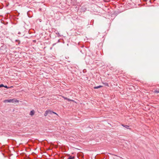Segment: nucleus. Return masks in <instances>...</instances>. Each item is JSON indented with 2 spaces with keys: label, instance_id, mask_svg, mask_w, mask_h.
Instances as JSON below:
<instances>
[{
  "label": "nucleus",
  "instance_id": "f257e3e1",
  "mask_svg": "<svg viewBox=\"0 0 159 159\" xmlns=\"http://www.w3.org/2000/svg\"><path fill=\"white\" fill-rule=\"evenodd\" d=\"M19 101L16 99H8L4 101V102H12L15 103L16 102H18Z\"/></svg>",
  "mask_w": 159,
  "mask_h": 159
},
{
  "label": "nucleus",
  "instance_id": "f03ea898",
  "mask_svg": "<svg viewBox=\"0 0 159 159\" xmlns=\"http://www.w3.org/2000/svg\"><path fill=\"white\" fill-rule=\"evenodd\" d=\"M48 110V114H50L52 115V114H56V115L58 116V115L55 112H53L50 110Z\"/></svg>",
  "mask_w": 159,
  "mask_h": 159
},
{
  "label": "nucleus",
  "instance_id": "7ed1b4c3",
  "mask_svg": "<svg viewBox=\"0 0 159 159\" xmlns=\"http://www.w3.org/2000/svg\"><path fill=\"white\" fill-rule=\"evenodd\" d=\"M35 112L34 110H32L30 111V115L31 116H33Z\"/></svg>",
  "mask_w": 159,
  "mask_h": 159
},
{
  "label": "nucleus",
  "instance_id": "20e7f679",
  "mask_svg": "<svg viewBox=\"0 0 159 159\" xmlns=\"http://www.w3.org/2000/svg\"><path fill=\"white\" fill-rule=\"evenodd\" d=\"M48 114V110H47L45 111V113L44 114V116H46Z\"/></svg>",
  "mask_w": 159,
  "mask_h": 159
},
{
  "label": "nucleus",
  "instance_id": "39448f33",
  "mask_svg": "<svg viewBox=\"0 0 159 159\" xmlns=\"http://www.w3.org/2000/svg\"><path fill=\"white\" fill-rule=\"evenodd\" d=\"M122 125L126 129H129V126L127 125Z\"/></svg>",
  "mask_w": 159,
  "mask_h": 159
},
{
  "label": "nucleus",
  "instance_id": "423d86ee",
  "mask_svg": "<svg viewBox=\"0 0 159 159\" xmlns=\"http://www.w3.org/2000/svg\"><path fill=\"white\" fill-rule=\"evenodd\" d=\"M102 87V86L99 85V86H98L94 87V89H98L99 88H100L101 87Z\"/></svg>",
  "mask_w": 159,
  "mask_h": 159
},
{
  "label": "nucleus",
  "instance_id": "0eeeda50",
  "mask_svg": "<svg viewBox=\"0 0 159 159\" xmlns=\"http://www.w3.org/2000/svg\"><path fill=\"white\" fill-rule=\"evenodd\" d=\"M68 101H71V102H74V100L72 99H71L69 98H67V100Z\"/></svg>",
  "mask_w": 159,
  "mask_h": 159
},
{
  "label": "nucleus",
  "instance_id": "6e6552de",
  "mask_svg": "<svg viewBox=\"0 0 159 159\" xmlns=\"http://www.w3.org/2000/svg\"><path fill=\"white\" fill-rule=\"evenodd\" d=\"M74 157H72L71 156H70L67 159H74Z\"/></svg>",
  "mask_w": 159,
  "mask_h": 159
},
{
  "label": "nucleus",
  "instance_id": "1a4fd4ad",
  "mask_svg": "<svg viewBox=\"0 0 159 159\" xmlns=\"http://www.w3.org/2000/svg\"><path fill=\"white\" fill-rule=\"evenodd\" d=\"M155 92L159 93V90H156L155 91Z\"/></svg>",
  "mask_w": 159,
  "mask_h": 159
},
{
  "label": "nucleus",
  "instance_id": "9d476101",
  "mask_svg": "<svg viewBox=\"0 0 159 159\" xmlns=\"http://www.w3.org/2000/svg\"><path fill=\"white\" fill-rule=\"evenodd\" d=\"M105 86H109L108 84L107 83H105L104 84Z\"/></svg>",
  "mask_w": 159,
  "mask_h": 159
},
{
  "label": "nucleus",
  "instance_id": "9b49d317",
  "mask_svg": "<svg viewBox=\"0 0 159 159\" xmlns=\"http://www.w3.org/2000/svg\"><path fill=\"white\" fill-rule=\"evenodd\" d=\"M62 96V97L63 98H64L65 99L67 100V98H66V97H64V96Z\"/></svg>",
  "mask_w": 159,
  "mask_h": 159
},
{
  "label": "nucleus",
  "instance_id": "f8f14e48",
  "mask_svg": "<svg viewBox=\"0 0 159 159\" xmlns=\"http://www.w3.org/2000/svg\"><path fill=\"white\" fill-rule=\"evenodd\" d=\"M4 85L2 84H0V88L2 87H4Z\"/></svg>",
  "mask_w": 159,
  "mask_h": 159
},
{
  "label": "nucleus",
  "instance_id": "ddd939ff",
  "mask_svg": "<svg viewBox=\"0 0 159 159\" xmlns=\"http://www.w3.org/2000/svg\"><path fill=\"white\" fill-rule=\"evenodd\" d=\"M4 87L5 88H7V89H8L9 88V87H7V85H5V86L4 85Z\"/></svg>",
  "mask_w": 159,
  "mask_h": 159
},
{
  "label": "nucleus",
  "instance_id": "4468645a",
  "mask_svg": "<svg viewBox=\"0 0 159 159\" xmlns=\"http://www.w3.org/2000/svg\"><path fill=\"white\" fill-rule=\"evenodd\" d=\"M16 41H18V44H20V41H19V40H16Z\"/></svg>",
  "mask_w": 159,
  "mask_h": 159
},
{
  "label": "nucleus",
  "instance_id": "2eb2a0df",
  "mask_svg": "<svg viewBox=\"0 0 159 159\" xmlns=\"http://www.w3.org/2000/svg\"><path fill=\"white\" fill-rule=\"evenodd\" d=\"M55 44H56V43H54V44H53L52 45H53V46H54Z\"/></svg>",
  "mask_w": 159,
  "mask_h": 159
},
{
  "label": "nucleus",
  "instance_id": "dca6fc26",
  "mask_svg": "<svg viewBox=\"0 0 159 159\" xmlns=\"http://www.w3.org/2000/svg\"><path fill=\"white\" fill-rule=\"evenodd\" d=\"M20 32H19L18 33V34H20Z\"/></svg>",
  "mask_w": 159,
  "mask_h": 159
}]
</instances>
